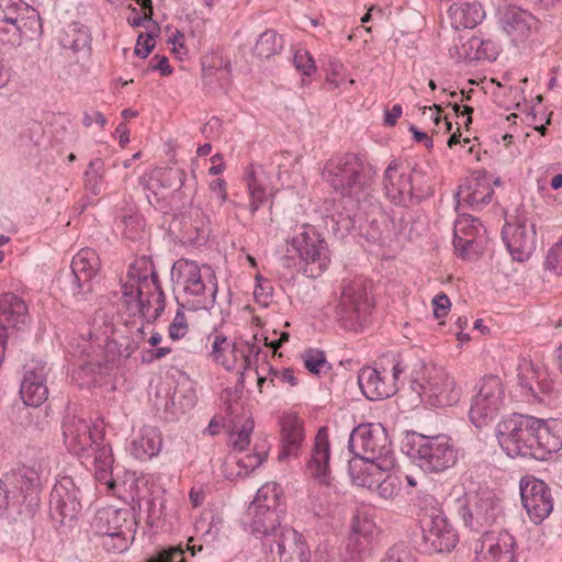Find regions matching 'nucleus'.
Segmentation results:
<instances>
[{
  "instance_id": "6",
  "label": "nucleus",
  "mask_w": 562,
  "mask_h": 562,
  "mask_svg": "<svg viewBox=\"0 0 562 562\" xmlns=\"http://www.w3.org/2000/svg\"><path fill=\"white\" fill-rule=\"evenodd\" d=\"M412 440L409 454L423 471L438 473L456 464L458 451L450 437L442 434L425 436L414 432Z\"/></svg>"
},
{
  "instance_id": "44",
  "label": "nucleus",
  "mask_w": 562,
  "mask_h": 562,
  "mask_svg": "<svg viewBox=\"0 0 562 562\" xmlns=\"http://www.w3.org/2000/svg\"><path fill=\"white\" fill-rule=\"evenodd\" d=\"M519 386L525 391L524 395L537 398L536 386L540 385L539 368L529 359H521L517 368Z\"/></svg>"
},
{
  "instance_id": "60",
  "label": "nucleus",
  "mask_w": 562,
  "mask_h": 562,
  "mask_svg": "<svg viewBox=\"0 0 562 562\" xmlns=\"http://www.w3.org/2000/svg\"><path fill=\"white\" fill-rule=\"evenodd\" d=\"M192 216V225L196 231L198 236H206L210 233V217L201 210L200 207H195L191 212Z\"/></svg>"
},
{
  "instance_id": "39",
  "label": "nucleus",
  "mask_w": 562,
  "mask_h": 562,
  "mask_svg": "<svg viewBox=\"0 0 562 562\" xmlns=\"http://www.w3.org/2000/svg\"><path fill=\"white\" fill-rule=\"evenodd\" d=\"M245 181L249 194V210L254 215L266 201V175L261 166L255 168L250 165L245 175Z\"/></svg>"
},
{
  "instance_id": "4",
  "label": "nucleus",
  "mask_w": 562,
  "mask_h": 562,
  "mask_svg": "<svg viewBox=\"0 0 562 562\" xmlns=\"http://www.w3.org/2000/svg\"><path fill=\"white\" fill-rule=\"evenodd\" d=\"M423 401L434 407L456 404L461 396L454 378L442 367L420 362L412 373Z\"/></svg>"
},
{
  "instance_id": "38",
  "label": "nucleus",
  "mask_w": 562,
  "mask_h": 562,
  "mask_svg": "<svg viewBox=\"0 0 562 562\" xmlns=\"http://www.w3.org/2000/svg\"><path fill=\"white\" fill-rule=\"evenodd\" d=\"M27 307L24 301L13 293L0 295V322L20 328L26 324Z\"/></svg>"
},
{
  "instance_id": "53",
  "label": "nucleus",
  "mask_w": 562,
  "mask_h": 562,
  "mask_svg": "<svg viewBox=\"0 0 562 562\" xmlns=\"http://www.w3.org/2000/svg\"><path fill=\"white\" fill-rule=\"evenodd\" d=\"M381 562H417V559L407 546L397 543L386 551Z\"/></svg>"
},
{
  "instance_id": "33",
  "label": "nucleus",
  "mask_w": 562,
  "mask_h": 562,
  "mask_svg": "<svg viewBox=\"0 0 562 562\" xmlns=\"http://www.w3.org/2000/svg\"><path fill=\"white\" fill-rule=\"evenodd\" d=\"M536 450L540 453L537 459L544 460L548 456L562 449V420L536 418Z\"/></svg>"
},
{
  "instance_id": "37",
  "label": "nucleus",
  "mask_w": 562,
  "mask_h": 562,
  "mask_svg": "<svg viewBox=\"0 0 562 562\" xmlns=\"http://www.w3.org/2000/svg\"><path fill=\"white\" fill-rule=\"evenodd\" d=\"M162 446L160 431L156 427L144 426L132 441V454L138 460H148L157 456Z\"/></svg>"
},
{
  "instance_id": "9",
  "label": "nucleus",
  "mask_w": 562,
  "mask_h": 562,
  "mask_svg": "<svg viewBox=\"0 0 562 562\" xmlns=\"http://www.w3.org/2000/svg\"><path fill=\"white\" fill-rule=\"evenodd\" d=\"M348 447L356 458L395 459L386 430L380 424H360L349 435Z\"/></svg>"
},
{
  "instance_id": "41",
  "label": "nucleus",
  "mask_w": 562,
  "mask_h": 562,
  "mask_svg": "<svg viewBox=\"0 0 562 562\" xmlns=\"http://www.w3.org/2000/svg\"><path fill=\"white\" fill-rule=\"evenodd\" d=\"M93 453V463L95 477L99 482L109 485L110 488L115 486V482L111 477L113 454L110 445L102 441L101 445H93V448H89V451Z\"/></svg>"
},
{
  "instance_id": "56",
  "label": "nucleus",
  "mask_w": 562,
  "mask_h": 562,
  "mask_svg": "<svg viewBox=\"0 0 562 562\" xmlns=\"http://www.w3.org/2000/svg\"><path fill=\"white\" fill-rule=\"evenodd\" d=\"M293 63L295 68L305 76H311L316 70L314 60L307 50H295L293 55Z\"/></svg>"
},
{
  "instance_id": "31",
  "label": "nucleus",
  "mask_w": 562,
  "mask_h": 562,
  "mask_svg": "<svg viewBox=\"0 0 562 562\" xmlns=\"http://www.w3.org/2000/svg\"><path fill=\"white\" fill-rule=\"evenodd\" d=\"M329 459L330 445L326 427L318 429L311 457L306 463V471L310 476L316 479L321 484H329Z\"/></svg>"
},
{
  "instance_id": "58",
  "label": "nucleus",
  "mask_w": 562,
  "mask_h": 562,
  "mask_svg": "<svg viewBox=\"0 0 562 562\" xmlns=\"http://www.w3.org/2000/svg\"><path fill=\"white\" fill-rule=\"evenodd\" d=\"M267 459V452H256L246 454L241 458H239L236 461V464L240 470H245V474H248L249 472L254 471L258 467H260L263 461Z\"/></svg>"
},
{
  "instance_id": "54",
  "label": "nucleus",
  "mask_w": 562,
  "mask_h": 562,
  "mask_svg": "<svg viewBox=\"0 0 562 562\" xmlns=\"http://www.w3.org/2000/svg\"><path fill=\"white\" fill-rule=\"evenodd\" d=\"M460 14L464 18V21L460 24L464 29H473L483 19V11L476 3H467L460 8Z\"/></svg>"
},
{
  "instance_id": "18",
  "label": "nucleus",
  "mask_w": 562,
  "mask_h": 562,
  "mask_svg": "<svg viewBox=\"0 0 562 562\" xmlns=\"http://www.w3.org/2000/svg\"><path fill=\"white\" fill-rule=\"evenodd\" d=\"M520 496L524 508L535 524L542 522L553 509L550 488L541 480L522 479L520 481Z\"/></svg>"
},
{
  "instance_id": "19",
  "label": "nucleus",
  "mask_w": 562,
  "mask_h": 562,
  "mask_svg": "<svg viewBox=\"0 0 562 562\" xmlns=\"http://www.w3.org/2000/svg\"><path fill=\"white\" fill-rule=\"evenodd\" d=\"M482 223L470 215H460L453 227V246L459 257L470 258L481 251L486 239Z\"/></svg>"
},
{
  "instance_id": "11",
  "label": "nucleus",
  "mask_w": 562,
  "mask_h": 562,
  "mask_svg": "<svg viewBox=\"0 0 562 562\" xmlns=\"http://www.w3.org/2000/svg\"><path fill=\"white\" fill-rule=\"evenodd\" d=\"M279 503L280 487L276 483H267L257 491L255 501L248 507L251 533L268 536L277 531V527L280 526L277 513Z\"/></svg>"
},
{
  "instance_id": "24",
  "label": "nucleus",
  "mask_w": 562,
  "mask_h": 562,
  "mask_svg": "<svg viewBox=\"0 0 562 562\" xmlns=\"http://www.w3.org/2000/svg\"><path fill=\"white\" fill-rule=\"evenodd\" d=\"M16 21L0 27V40L10 46H20L24 40H34L42 34V22L36 9L22 5Z\"/></svg>"
},
{
  "instance_id": "48",
  "label": "nucleus",
  "mask_w": 562,
  "mask_h": 562,
  "mask_svg": "<svg viewBox=\"0 0 562 562\" xmlns=\"http://www.w3.org/2000/svg\"><path fill=\"white\" fill-rule=\"evenodd\" d=\"M63 45L74 53L88 52L90 49V36L87 31L74 27L67 33Z\"/></svg>"
},
{
  "instance_id": "42",
  "label": "nucleus",
  "mask_w": 562,
  "mask_h": 562,
  "mask_svg": "<svg viewBox=\"0 0 562 562\" xmlns=\"http://www.w3.org/2000/svg\"><path fill=\"white\" fill-rule=\"evenodd\" d=\"M228 427L231 429L229 441L233 448L239 451L245 450L250 443V436L255 428L251 414L231 418Z\"/></svg>"
},
{
  "instance_id": "8",
  "label": "nucleus",
  "mask_w": 562,
  "mask_h": 562,
  "mask_svg": "<svg viewBox=\"0 0 562 562\" xmlns=\"http://www.w3.org/2000/svg\"><path fill=\"white\" fill-rule=\"evenodd\" d=\"M373 308L366 284L355 280L342 288L337 306L339 325L349 331H360L368 322Z\"/></svg>"
},
{
  "instance_id": "3",
  "label": "nucleus",
  "mask_w": 562,
  "mask_h": 562,
  "mask_svg": "<svg viewBox=\"0 0 562 562\" xmlns=\"http://www.w3.org/2000/svg\"><path fill=\"white\" fill-rule=\"evenodd\" d=\"M178 281L183 285L184 305L190 311L210 310L217 294V279L211 266L200 267L195 261L180 259L173 265Z\"/></svg>"
},
{
  "instance_id": "14",
  "label": "nucleus",
  "mask_w": 562,
  "mask_h": 562,
  "mask_svg": "<svg viewBox=\"0 0 562 562\" xmlns=\"http://www.w3.org/2000/svg\"><path fill=\"white\" fill-rule=\"evenodd\" d=\"M502 516V503L493 490L481 488L468 495L463 519L475 531L490 527Z\"/></svg>"
},
{
  "instance_id": "7",
  "label": "nucleus",
  "mask_w": 562,
  "mask_h": 562,
  "mask_svg": "<svg viewBox=\"0 0 562 562\" xmlns=\"http://www.w3.org/2000/svg\"><path fill=\"white\" fill-rule=\"evenodd\" d=\"M536 418L530 416H513L497 426L498 442L506 453L537 459Z\"/></svg>"
},
{
  "instance_id": "40",
  "label": "nucleus",
  "mask_w": 562,
  "mask_h": 562,
  "mask_svg": "<svg viewBox=\"0 0 562 562\" xmlns=\"http://www.w3.org/2000/svg\"><path fill=\"white\" fill-rule=\"evenodd\" d=\"M505 32L513 37L514 41H520L525 38L536 27V18L524 10H509L506 12L504 20Z\"/></svg>"
},
{
  "instance_id": "59",
  "label": "nucleus",
  "mask_w": 562,
  "mask_h": 562,
  "mask_svg": "<svg viewBox=\"0 0 562 562\" xmlns=\"http://www.w3.org/2000/svg\"><path fill=\"white\" fill-rule=\"evenodd\" d=\"M183 554L184 551L180 546L172 547L167 550H161L156 555L148 559L147 562H186Z\"/></svg>"
},
{
  "instance_id": "47",
  "label": "nucleus",
  "mask_w": 562,
  "mask_h": 562,
  "mask_svg": "<svg viewBox=\"0 0 562 562\" xmlns=\"http://www.w3.org/2000/svg\"><path fill=\"white\" fill-rule=\"evenodd\" d=\"M241 394L243 390L239 387L226 389L222 394V400L226 405V412L231 418H237L244 416L245 414H250V412L246 411L243 404L239 403Z\"/></svg>"
},
{
  "instance_id": "57",
  "label": "nucleus",
  "mask_w": 562,
  "mask_h": 562,
  "mask_svg": "<svg viewBox=\"0 0 562 562\" xmlns=\"http://www.w3.org/2000/svg\"><path fill=\"white\" fill-rule=\"evenodd\" d=\"M187 330H188V323H187L184 312L181 310H178L173 317L172 323L169 325V329H168L169 337L172 340L181 339L186 336Z\"/></svg>"
},
{
  "instance_id": "5",
  "label": "nucleus",
  "mask_w": 562,
  "mask_h": 562,
  "mask_svg": "<svg viewBox=\"0 0 562 562\" xmlns=\"http://www.w3.org/2000/svg\"><path fill=\"white\" fill-rule=\"evenodd\" d=\"M404 372L401 359L393 353L384 355L373 367H363L358 374L359 386L370 401H380L395 394Z\"/></svg>"
},
{
  "instance_id": "30",
  "label": "nucleus",
  "mask_w": 562,
  "mask_h": 562,
  "mask_svg": "<svg viewBox=\"0 0 562 562\" xmlns=\"http://www.w3.org/2000/svg\"><path fill=\"white\" fill-rule=\"evenodd\" d=\"M127 280L122 285V293L138 294L143 291L150 292L153 286L160 285L158 273L154 263L147 257L136 259L130 265Z\"/></svg>"
},
{
  "instance_id": "62",
  "label": "nucleus",
  "mask_w": 562,
  "mask_h": 562,
  "mask_svg": "<svg viewBox=\"0 0 562 562\" xmlns=\"http://www.w3.org/2000/svg\"><path fill=\"white\" fill-rule=\"evenodd\" d=\"M434 316L436 318L445 317L451 307L450 300L447 294L440 293L432 299Z\"/></svg>"
},
{
  "instance_id": "13",
  "label": "nucleus",
  "mask_w": 562,
  "mask_h": 562,
  "mask_svg": "<svg viewBox=\"0 0 562 562\" xmlns=\"http://www.w3.org/2000/svg\"><path fill=\"white\" fill-rule=\"evenodd\" d=\"M419 525L428 551L450 552L458 543V533L441 510L431 508L422 514Z\"/></svg>"
},
{
  "instance_id": "52",
  "label": "nucleus",
  "mask_w": 562,
  "mask_h": 562,
  "mask_svg": "<svg viewBox=\"0 0 562 562\" xmlns=\"http://www.w3.org/2000/svg\"><path fill=\"white\" fill-rule=\"evenodd\" d=\"M302 358L304 360L305 368L311 373L318 374L324 369H328L325 353L319 349H307L303 352Z\"/></svg>"
},
{
  "instance_id": "27",
  "label": "nucleus",
  "mask_w": 562,
  "mask_h": 562,
  "mask_svg": "<svg viewBox=\"0 0 562 562\" xmlns=\"http://www.w3.org/2000/svg\"><path fill=\"white\" fill-rule=\"evenodd\" d=\"M122 300L132 315L139 314L148 323L155 322L165 310V294L161 284L153 286L150 292L146 290L139 294L123 292Z\"/></svg>"
},
{
  "instance_id": "55",
  "label": "nucleus",
  "mask_w": 562,
  "mask_h": 562,
  "mask_svg": "<svg viewBox=\"0 0 562 562\" xmlns=\"http://www.w3.org/2000/svg\"><path fill=\"white\" fill-rule=\"evenodd\" d=\"M124 231L123 234L128 239H137L140 238V235L144 231V220L138 215H128L123 218Z\"/></svg>"
},
{
  "instance_id": "64",
  "label": "nucleus",
  "mask_w": 562,
  "mask_h": 562,
  "mask_svg": "<svg viewBox=\"0 0 562 562\" xmlns=\"http://www.w3.org/2000/svg\"><path fill=\"white\" fill-rule=\"evenodd\" d=\"M257 284L254 290V296L256 301L265 306L269 304V300L272 296V289L270 286H263L261 279L257 277Z\"/></svg>"
},
{
  "instance_id": "51",
  "label": "nucleus",
  "mask_w": 562,
  "mask_h": 562,
  "mask_svg": "<svg viewBox=\"0 0 562 562\" xmlns=\"http://www.w3.org/2000/svg\"><path fill=\"white\" fill-rule=\"evenodd\" d=\"M22 5H27L23 0H0V27H7V25L20 16Z\"/></svg>"
},
{
  "instance_id": "22",
  "label": "nucleus",
  "mask_w": 562,
  "mask_h": 562,
  "mask_svg": "<svg viewBox=\"0 0 562 562\" xmlns=\"http://www.w3.org/2000/svg\"><path fill=\"white\" fill-rule=\"evenodd\" d=\"M515 538L508 531H486L475 548L476 562H515Z\"/></svg>"
},
{
  "instance_id": "20",
  "label": "nucleus",
  "mask_w": 562,
  "mask_h": 562,
  "mask_svg": "<svg viewBox=\"0 0 562 562\" xmlns=\"http://www.w3.org/2000/svg\"><path fill=\"white\" fill-rule=\"evenodd\" d=\"M291 245L303 261L307 265H316V274L313 268L311 269L312 277L327 269L329 263L327 244L313 227L304 226L303 231L292 238Z\"/></svg>"
},
{
  "instance_id": "32",
  "label": "nucleus",
  "mask_w": 562,
  "mask_h": 562,
  "mask_svg": "<svg viewBox=\"0 0 562 562\" xmlns=\"http://www.w3.org/2000/svg\"><path fill=\"white\" fill-rule=\"evenodd\" d=\"M372 527L371 521L358 516L353 517L350 535L340 553L341 562H362Z\"/></svg>"
},
{
  "instance_id": "2",
  "label": "nucleus",
  "mask_w": 562,
  "mask_h": 562,
  "mask_svg": "<svg viewBox=\"0 0 562 562\" xmlns=\"http://www.w3.org/2000/svg\"><path fill=\"white\" fill-rule=\"evenodd\" d=\"M375 171L358 155L347 153L331 157L322 170V178L342 196L360 200L371 189Z\"/></svg>"
},
{
  "instance_id": "16",
  "label": "nucleus",
  "mask_w": 562,
  "mask_h": 562,
  "mask_svg": "<svg viewBox=\"0 0 562 562\" xmlns=\"http://www.w3.org/2000/svg\"><path fill=\"white\" fill-rule=\"evenodd\" d=\"M536 225L525 214H519L513 222H506L502 238L514 260H528L536 249Z\"/></svg>"
},
{
  "instance_id": "12",
  "label": "nucleus",
  "mask_w": 562,
  "mask_h": 562,
  "mask_svg": "<svg viewBox=\"0 0 562 562\" xmlns=\"http://www.w3.org/2000/svg\"><path fill=\"white\" fill-rule=\"evenodd\" d=\"M417 171L408 165L392 160L383 175V190L386 198L397 206L408 207L417 203L414 179Z\"/></svg>"
},
{
  "instance_id": "23",
  "label": "nucleus",
  "mask_w": 562,
  "mask_h": 562,
  "mask_svg": "<svg viewBox=\"0 0 562 562\" xmlns=\"http://www.w3.org/2000/svg\"><path fill=\"white\" fill-rule=\"evenodd\" d=\"M48 371L46 362L42 360H32L24 366L20 394L25 405L37 407L47 400L46 378Z\"/></svg>"
},
{
  "instance_id": "10",
  "label": "nucleus",
  "mask_w": 562,
  "mask_h": 562,
  "mask_svg": "<svg viewBox=\"0 0 562 562\" xmlns=\"http://www.w3.org/2000/svg\"><path fill=\"white\" fill-rule=\"evenodd\" d=\"M505 387L497 375L484 376L470 406V420L477 427L488 425L504 405Z\"/></svg>"
},
{
  "instance_id": "17",
  "label": "nucleus",
  "mask_w": 562,
  "mask_h": 562,
  "mask_svg": "<svg viewBox=\"0 0 562 562\" xmlns=\"http://www.w3.org/2000/svg\"><path fill=\"white\" fill-rule=\"evenodd\" d=\"M97 528L103 536L116 540L113 549L122 552L127 549L128 538L135 532L136 521L128 509L105 508L98 513Z\"/></svg>"
},
{
  "instance_id": "36",
  "label": "nucleus",
  "mask_w": 562,
  "mask_h": 562,
  "mask_svg": "<svg viewBox=\"0 0 562 562\" xmlns=\"http://www.w3.org/2000/svg\"><path fill=\"white\" fill-rule=\"evenodd\" d=\"M153 173L159 179L160 184H164L165 190L171 195L176 202V209L184 206L190 202L183 190L186 180V172L180 168H159L155 169Z\"/></svg>"
},
{
  "instance_id": "21",
  "label": "nucleus",
  "mask_w": 562,
  "mask_h": 562,
  "mask_svg": "<svg viewBox=\"0 0 562 562\" xmlns=\"http://www.w3.org/2000/svg\"><path fill=\"white\" fill-rule=\"evenodd\" d=\"M254 346L245 341L231 342L224 336H215L212 344L214 360L226 370L243 374L250 366Z\"/></svg>"
},
{
  "instance_id": "45",
  "label": "nucleus",
  "mask_w": 562,
  "mask_h": 562,
  "mask_svg": "<svg viewBox=\"0 0 562 562\" xmlns=\"http://www.w3.org/2000/svg\"><path fill=\"white\" fill-rule=\"evenodd\" d=\"M283 48L282 37L273 30L261 33L254 46V55L260 59H269Z\"/></svg>"
},
{
  "instance_id": "61",
  "label": "nucleus",
  "mask_w": 562,
  "mask_h": 562,
  "mask_svg": "<svg viewBox=\"0 0 562 562\" xmlns=\"http://www.w3.org/2000/svg\"><path fill=\"white\" fill-rule=\"evenodd\" d=\"M154 47L155 38L151 34H139L135 46V54L142 58H145L149 55Z\"/></svg>"
},
{
  "instance_id": "28",
  "label": "nucleus",
  "mask_w": 562,
  "mask_h": 562,
  "mask_svg": "<svg viewBox=\"0 0 562 562\" xmlns=\"http://www.w3.org/2000/svg\"><path fill=\"white\" fill-rule=\"evenodd\" d=\"M395 459H363L353 458L349 461V474L358 486L373 488L384 473L395 468Z\"/></svg>"
},
{
  "instance_id": "1",
  "label": "nucleus",
  "mask_w": 562,
  "mask_h": 562,
  "mask_svg": "<svg viewBox=\"0 0 562 562\" xmlns=\"http://www.w3.org/2000/svg\"><path fill=\"white\" fill-rule=\"evenodd\" d=\"M49 474L50 461L47 457L3 474L0 479V514L10 507L23 505L29 509L37 507L43 481Z\"/></svg>"
},
{
  "instance_id": "34",
  "label": "nucleus",
  "mask_w": 562,
  "mask_h": 562,
  "mask_svg": "<svg viewBox=\"0 0 562 562\" xmlns=\"http://www.w3.org/2000/svg\"><path fill=\"white\" fill-rule=\"evenodd\" d=\"M305 435L302 420L294 414L283 415L281 418V450L279 460L297 457Z\"/></svg>"
},
{
  "instance_id": "50",
  "label": "nucleus",
  "mask_w": 562,
  "mask_h": 562,
  "mask_svg": "<svg viewBox=\"0 0 562 562\" xmlns=\"http://www.w3.org/2000/svg\"><path fill=\"white\" fill-rule=\"evenodd\" d=\"M374 487L378 490L380 497L394 499L401 492L402 482L397 475L386 474L385 477H381Z\"/></svg>"
},
{
  "instance_id": "15",
  "label": "nucleus",
  "mask_w": 562,
  "mask_h": 562,
  "mask_svg": "<svg viewBox=\"0 0 562 562\" xmlns=\"http://www.w3.org/2000/svg\"><path fill=\"white\" fill-rule=\"evenodd\" d=\"M63 436L67 449L80 458L91 457L89 448L93 445H101L104 441V427L99 423L71 416L63 426Z\"/></svg>"
},
{
  "instance_id": "29",
  "label": "nucleus",
  "mask_w": 562,
  "mask_h": 562,
  "mask_svg": "<svg viewBox=\"0 0 562 562\" xmlns=\"http://www.w3.org/2000/svg\"><path fill=\"white\" fill-rule=\"evenodd\" d=\"M491 183L492 177L487 172H474L465 184L460 187L457 193L458 203L462 201L474 210L484 207L491 203L494 194Z\"/></svg>"
},
{
  "instance_id": "26",
  "label": "nucleus",
  "mask_w": 562,
  "mask_h": 562,
  "mask_svg": "<svg viewBox=\"0 0 562 562\" xmlns=\"http://www.w3.org/2000/svg\"><path fill=\"white\" fill-rule=\"evenodd\" d=\"M79 490L69 476L60 477L50 492L49 507L53 516L58 515L60 522L72 519L81 508Z\"/></svg>"
},
{
  "instance_id": "46",
  "label": "nucleus",
  "mask_w": 562,
  "mask_h": 562,
  "mask_svg": "<svg viewBox=\"0 0 562 562\" xmlns=\"http://www.w3.org/2000/svg\"><path fill=\"white\" fill-rule=\"evenodd\" d=\"M104 172L103 160L101 158L92 159L83 175L85 189L91 194L98 195L102 189Z\"/></svg>"
},
{
  "instance_id": "43",
  "label": "nucleus",
  "mask_w": 562,
  "mask_h": 562,
  "mask_svg": "<svg viewBox=\"0 0 562 562\" xmlns=\"http://www.w3.org/2000/svg\"><path fill=\"white\" fill-rule=\"evenodd\" d=\"M140 183L143 184L146 198L155 207H176V202H173L171 195L165 190L164 184H160L159 179L153 173L145 175L140 178Z\"/></svg>"
},
{
  "instance_id": "63",
  "label": "nucleus",
  "mask_w": 562,
  "mask_h": 562,
  "mask_svg": "<svg viewBox=\"0 0 562 562\" xmlns=\"http://www.w3.org/2000/svg\"><path fill=\"white\" fill-rule=\"evenodd\" d=\"M270 375V382L274 385L276 381L279 383H288L291 386L297 385V379L294 375V371L292 369H284L282 371H277L273 369H270L269 372Z\"/></svg>"
},
{
  "instance_id": "25",
  "label": "nucleus",
  "mask_w": 562,
  "mask_h": 562,
  "mask_svg": "<svg viewBox=\"0 0 562 562\" xmlns=\"http://www.w3.org/2000/svg\"><path fill=\"white\" fill-rule=\"evenodd\" d=\"M100 268L97 252L91 248H83L72 258L71 271L74 280L67 286V291L74 295L90 292L91 280Z\"/></svg>"
},
{
  "instance_id": "35",
  "label": "nucleus",
  "mask_w": 562,
  "mask_h": 562,
  "mask_svg": "<svg viewBox=\"0 0 562 562\" xmlns=\"http://www.w3.org/2000/svg\"><path fill=\"white\" fill-rule=\"evenodd\" d=\"M306 550H308V547L303 540L302 535L291 527H281L273 535V540L270 544V551L279 555L280 562L286 560V557L290 555L300 558V554Z\"/></svg>"
},
{
  "instance_id": "49",
  "label": "nucleus",
  "mask_w": 562,
  "mask_h": 562,
  "mask_svg": "<svg viewBox=\"0 0 562 562\" xmlns=\"http://www.w3.org/2000/svg\"><path fill=\"white\" fill-rule=\"evenodd\" d=\"M471 48H475V59L495 60L498 55V46L492 40H482L480 37H472L470 41Z\"/></svg>"
}]
</instances>
